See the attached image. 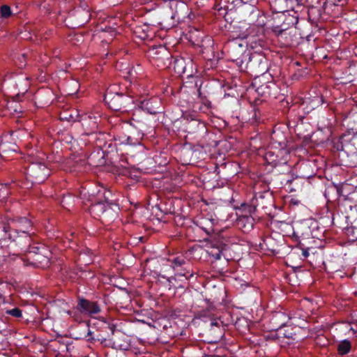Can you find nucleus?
Listing matches in <instances>:
<instances>
[{
    "mask_svg": "<svg viewBox=\"0 0 357 357\" xmlns=\"http://www.w3.org/2000/svg\"><path fill=\"white\" fill-rule=\"evenodd\" d=\"M111 193L109 191H106L104 188H100L96 194L94 191L90 194L89 201L92 202V206L90 212L96 215H100L106 211V206L104 202L111 204L112 201L109 200Z\"/></svg>",
    "mask_w": 357,
    "mask_h": 357,
    "instance_id": "f257e3e1",
    "label": "nucleus"
},
{
    "mask_svg": "<svg viewBox=\"0 0 357 357\" xmlns=\"http://www.w3.org/2000/svg\"><path fill=\"white\" fill-rule=\"evenodd\" d=\"M50 174V169L47 165L38 160L31 162L26 172L27 179L32 183H42Z\"/></svg>",
    "mask_w": 357,
    "mask_h": 357,
    "instance_id": "f03ea898",
    "label": "nucleus"
},
{
    "mask_svg": "<svg viewBox=\"0 0 357 357\" xmlns=\"http://www.w3.org/2000/svg\"><path fill=\"white\" fill-rule=\"evenodd\" d=\"M75 309L81 314L91 317H93L101 312L98 301L89 300L80 296H77Z\"/></svg>",
    "mask_w": 357,
    "mask_h": 357,
    "instance_id": "7ed1b4c3",
    "label": "nucleus"
},
{
    "mask_svg": "<svg viewBox=\"0 0 357 357\" xmlns=\"http://www.w3.org/2000/svg\"><path fill=\"white\" fill-rule=\"evenodd\" d=\"M244 56L246 58L248 57L251 68H257L259 73L262 74L266 71L267 60L263 55L256 52L253 54L248 52V54L244 55Z\"/></svg>",
    "mask_w": 357,
    "mask_h": 357,
    "instance_id": "20e7f679",
    "label": "nucleus"
},
{
    "mask_svg": "<svg viewBox=\"0 0 357 357\" xmlns=\"http://www.w3.org/2000/svg\"><path fill=\"white\" fill-rule=\"evenodd\" d=\"M105 100L111 109L114 110H119L121 109L122 105L127 100H129V98L123 96L121 93H117L113 95L110 92H107L105 96Z\"/></svg>",
    "mask_w": 357,
    "mask_h": 357,
    "instance_id": "39448f33",
    "label": "nucleus"
},
{
    "mask_svg": "<svg viewBox=\"0 0 357 357\" xmlns=\"http://www.w3.org/2000/svg\"><path fill=\"white\" fill-rule=\"evenodd\" d=\"M238 219H237V225L244 232L250 231L254 225V218L250 215H241L237 213Z\"/></svg>",
    "mask_w": 357,
    "mask_h": 357,
    "instance_id": "423d86ee",
    "label": "nucleus"
},
{
    "mask_svg": "<svg viewBox=\"0 0 357 357\" xmlns=\"http://www.w3.org/2000/svg\"><path fill=\"white\" fill-rule=\"evenodd\" d=\"M290 317L282 312H275L273 315L272 321L277 324L278 328L286 326Z\"/></svg>",
    "mask_w": 357,
    "mask_h": 357,
    "instance_id": "0eeeda50",
    "label": "nucleus"
},
{
    "mask_svg": "<svg viewBox=\"0 0 357 357\" xmlns=\"http://www.w3.org/2000/svg\"><path fill=\"white\" fill-rule=\"evenodd\" d=\"M13 222L16 225V230L23 233L27 232L31 227V222L26 218H20L17 221L13 220Z\"/></svg>",
    "mask_w": 357,
    "mask_h": 357,
    "instance_id": "6e6552de",
    "label": "nucleus"
},
{
    "mask_svg": "<svg viewBox=\"0 0 357 357\" xmlns=\"http://www.w3.org/2000/svg\"><path fill=\"white\" fill-rule=\"evenodd\" d=\"M351 349V343L348 340H343L340 341L337 346V352L341 356H344L349 353Z\"/></svg>",
    "mask_w": 357,
    "mask_h": 357,
    "instance_id": "1a4fd4ad",
    "label": "nucleus"
},
{
    "mask_svg": "<svg viewBox=\"0 0 357 357\" xmlns=\"http://www.w3.org/2000/svg\"><path fill=\"white\" fill-rule=\"evenodd\" d=\"M165 2L169 1L168 6L170 9L175 11L174 15L178 12V10H185L186 5L183 1L178 0H164Z\"/></svg>",
    "mask_w": 357,
    "mask_h": 357,
    "instance_id": "9d476101",
    "label": "nucleus"
},
{
    "mask_svg": "<svg viewBox=\"0 0 357 357\" xmlns=\"http://www.w3.org/2000/svg\"><path fill=\"white\" fill-rule=\"evenodd\" d=\"M140 107L149 114H155L158 112L157 110L158 108L153 105V102L148 100H144L142 101L140 103Z\"/></svg>",
    "mask_w": 357,
    "mask_h": 357,
    "instance_id": "9b49d317",
    "label": "nucleus"
},
{
    "mask_svg": "<svg viewBox=\"0 0 357 357\" xmlns=\"http://www.w3.org/2000/svg\"><path fill=\"white\" fill-rule=\"evenodd\" d=\"M185 264V260L181 257H178L174 258L172 261V268L178 273L182 276H185V273L180 272L178 268L181 267L183 265Z\"/></svg>",
    "mask_w": 357,
    "mask_h": 357,
    "instance_id": "f8f14e48",
    "label": "nucleus"
},
{
    "mask_svg": "<svg viewBox=\"0 0 357 357\" xmlns=\"http://www.w3.org/2000/svg\"><path fill=\"white\" fill-rule=\"evenodd\" d=\"M174 68L177 73H184L185 72V65L184 59L182 58L175 59Z\"/></svg>",
    "mask_w": 357,
    "mask_h": 357,
    "instance_id": "ddd939ff",
    "label": "nucleus"
},
{
    "mask_svg": "<svg viewBox=\"0 0 357 357\" xmlns=\"http://www.w3.org/2000/svg\"><path fill=\"white\" fill-rule=\"evenodd\" d=\"M247 54H248V52H244V53L243 54V58L244 59L245 61H243V59H241V58H238L236 59V65H238L239 66V68H241V70H242L248 68V64H250L248 57L246 58L244 56V55H246Z\"/></svg>",
    "mask_w": 357,
    "mask_h": 357,
    "instance_id": "4468645a",
    "label": "nucleus"
},
{
    "mask_svg": "<svg viewBox=\"0 0 357 357\" xmlns=\"http://www.w3.org/2000/svg\"><path fill=\"white\" fill-rule=\"evenodd\" d=\"M88 118L91 121L90 123L89 124H86L85 122H83L82 125L84 126H86L87 127H89L90 130H94L98 126L97 117L92 116V114H90L88 116Z\"/></svg>",
    "mask_w": 357,
    "mask_h": 357,
    "instance_id": "2eb2a0df",
    "label": "nucleus"
},
{
    "mask_svg": "<svg viewBox=\"0 0 357 357\" xmlns=\"http://www.w3.org/2000/svg\"><path fill=\"white\" fill-rule=\"evenodd\" d=\"M208 253L215 260H218L221 257L222 250L218 247H213L210 250L208 251Z\"/></svg>",
    "mask_w": 357,
    "mask_h": 357,
    "instance_id": "dca6fc26",
    "label": "nucleus"
},
{
    "mask_svg": "<svg viewBox=\"0 0 357 357\" xmlns=\"http://www.w3.org/2000/svg\"><path fill=\"white\" fill-rule=\"evenodd\" d=\"M12 14L10 8L7 5H3L0 8V15L2 17H8Z\"/></svg>",
    "mask_w": 357,
    "mask_h": 357,
    "instance_id": "f3484780",
    "label": "nucleus"
},
{
    "mask_svg": "<svg viewBox=\"0 0 357 357\" xmlns=\"http://www.w3.org/2000/svg\"><path fill=\"white\" fill-rule=\"evenodd\" d=\"M121 144H130V145H137L139 144V142L138 139H133L131 137H127L126 138L123 137L120 139Z\"/></svg>",
    "mask_w": 357,
    "mask_h": 357,
    "instance_id": "a211bd4d",
    "label": "nucleus"
},
{
    "mask_svg": "<svg viewBox=\"0 0 357 357\" xmlns=\"http://www.w3.org/2000/svg\"><path fill=\"white\" fill-rule=\"evenodd\" d=\"M6 312L7 314L11 315L16 318H20V317H22V310L18 307H15L11 310H6Z\"/></svg>",
    "mask_w": 357,
    "mask_h": 357,
    "instance_id": "6ab92c4d",
    "label": "nucleus"
},
{
    "mask_svg": "<svg viewBox=\"0 0 357 357\" xmlns=\"http://www.w3.org/2000/svg\"><path fill=\"white\" fill-rule=\"evenodd\" d=\"M8 151H15V146L13 144H11V146L8 147L6 142H2L1 143H0V153L1 154L6 153Z\"/></svg>",
    "mask_w": 357,
    "mask_h": 357,
    "instance_id": "aec40b11",
    "label": "nucleus"
},
{
    "mask_svg": "<svg viewBox=\"0 0 357 357\" xmlns=\"http://www.w3.org/2000/svg\"><path fill=\"white\" fill-rule=\"evenodd\" d=\"M206 301L207 302L210 307L215 308L216 307V305L222 304V303L223 302V299L222 300V301H220L219 300H211V298H206Z\"/></svg>",
    "mask_w": 357,
    "mask_h": 357,
    "instance_id": "412c9836",
    "label": "nucleus"
},
{
    "mask_svg": "<svg viewBox=\"0 0 357 357\" xmlns=\"http://www.w3.org/2000/svg\"><path fill=\"white\" fill-rule=\"evenodd\" d=\"M78 114H76L75 116L73 115L72 114H70L69 117H65L67 120H73V121H79L78 119Z\"/></svg>",
    "mask_w": 357,
    "mask_h": 357,
    "instance_id": "4be33fe9",
    "label": "nucleus"
},
{
    "mask_svg": "<svg viewBox=\"0 0 357 357\" xmlns=\"http://www.w3.org/2000/svg\"><path fill=\"white\" fill-rule=\"evenodd\" d=\"M66 277H69V278H73V275L75 274V273L74 271H73L72 270H67L66 271ZM78 273H76V275H77Z\"/></svg>",
    "mask_w": 357,
    "mask_h": 357,
    "instance_id": "5701e85b",
    "label": "nucleus"
},
{
    "mask_svg": "<svg viewBox=\"0 0 357 357\" xmlns=\"http://www.w3.org/2000/svg\"><path fill=\"white\" fill-rule=\"evenodd\" d=\"M107 31L110 33L111 36H114L116 33L114 28H110V27L108 29V30H107Z\"/></svg>",
    "mask_w": 357,
    "mask_h": 357,
    "instance_id": "b1692460",
    "label": "nucleus"
},
{
    "mask_svg": "<svg viewBox=\"0 0 357 357\" xmlns=\"http://www.w3.org/2000/svg\"><path fill=\"white\" fill-rule=\"evenodd\" d=\"M233 45H238L239 47L244 48L245 45L243 43H238L237 40L233 42Z\"/></svg>",
    "mask_w": 357,
    "mask_h": 357,
    "instance_id": "393cba45",
    "label": "nucleus"
},
{
    "mask_svg": "<svg viewBox=\"0 0 357 357\" xmlns=\"http://www.w3.org/2000/svg\"><path fill=\"white\" fill-rule=\"evenodd\" d=\"M79 273V277L86 278L87 276V273L86 271H80Z\"/></svg>",
    "mask_w": 357,
    "mask_h": 357,
    "instance_id": "a878e982",
    "label": "nucleus"
},
{
    "mask_svg": "<svg viewBox=\"0 0 357 357\" xmlns=\"http://www.w3.org/2000/svg\"><path fill=\"white\" fill-rule=\"evenodd\" d=\"M92 334V332L90 331V329L88 330V333H87V335H86V337H89V339L88 340H90V339H93L92 337H90L91 335Z\"/></svg>",
    "mask_w": 357,
    "mask_h": 357,
    "instance_id": "bb28decb",
    "label": "nucleus"
},
{
    "mask_svg": "<svg viewBox=\"0 0 357 357\" xmlns=\"http://www.w3.org/2000/svg\"><path fill=\"white\" fill-rule=\"evenodd\" d=\"M243 3H253L255 0H241Z\"/></svg>",
    "mask_w": 357,
    "mask_h": 357,
    "instance_id": "cd10ccee",
    "label": "nucleus"
},
{
    "mask_svg": "<svg viewBox=\"0 0 357 357\" xmlns=\"http://www.w3.org/2000/svg\"><path fill=\"white\" fill-rule=\"evenodd\" d=\"M208 357H225L224 356H220L216 354L210 355Z\"/></svg>",
    "mask_w": 357,
    "mask_h": 357,
    "instance_id": "c85d7f7f",
    "label": "nucleus"
},
{
    "mask_svg": "<svg viewBox=\"0 0 357 357\" xmlns=\"http://www.w3.org/2000/svg\"><path fill=\"white\" fill-rule=\"evenodd\" d=\"M44 259H45V261H46V265H43V268H45V266H47V264L49 263V260H48V259L45 258Z\"/></svg>",
    "mask_w": 357,
    "mask_h": 357,
    "instance_id": "c756f323",
    "label": "nucleus"
},
{
    "mask_svg": "<svg viewBox=\"0 0 357 357\" xmlns=\"http://www.w3.org/2000/svg\"><path fill=\"white\" fill-rule=\"evenodd\" d=\"M243 287H249L248 284V283L242 284H241V288H243Z\"/></svg>",
    "mask_w": 357,
    "mask_h": 357,
    "instance_id": "7c9ffc66",
    "label": "nucleus"
},
{
    "mask_svg": "<svg viewBox=\"0 0 357 357\" xmlns=\"http://www.w3.org/2000/svg\"><path fill=\"white\" fill-rule=\"evenodd\" d=\"M86 256V254L85 253H82L80 255V259H83L84 260V257Z\"/></svg>",
    "mask_w": 357,
    "mask_h": 357,
    "instance_id": "2f4dec72",
    "label": "nucleus"
},
{
    "mask_svg": "<svg viewBox=\"0 0 357 357\" xmlns=\"http://www.w3.org/2000/svg\"><path fill=\"white\" fill-rule=\"evenodd\" d=\"M350 331H352L354 334L357 333V330H356V329H354L353 328H351Z\"/></svg>",
    "mask_w": 357,
    "mask_h": 357,
    "instance_id": "473e14b6",
    "label": "nucleus"
},
{
    "mask_svg": "<svg viewBox=\"0 0 357 357\" xmlns=\"http://www.w3.org/2000/svg\"><path fill=\"white\" fill-rule=\"evenodd\" d=\"M248 211H249L250 213L253 210V208H252L251 206H248Z\"/></svg>",
    "mask_w": 357,
    "mask_h": 357,
    "instance_id": "72a5a7b5",
    "label": "nucleus"
},
{
    "mask_svg": "<svg viewBox=\"0 0 357 357\" xmlns=\"http://www.w3.org/2000/svg\"><path fill=\"white\" fill-rule=\"evenodd\" d=\"M42 292H43V291H38V294H38V295H40V296H42V294H41Z\"/></svg>",
    "mask_w": 357,
    "mask_h": 357,
    "instance_id": "f704fd0d",
    "label": "nucleus"
},
{
    "mask_svg": "<svg viewBox=\"0 0 357 357\" xmlns=\"http://www.w3.org/2000/svg\"><path fill=\"white\" fill-rule=\"evenodd\" d=\"M66 198H63V199L62 200V204H63L65 203V202H66Z\"/></svg>",
    "mask_w": 357,
    "mask_h": 357,
    "instance_id": "c9c22d12",
    "label": "nucleus"
},
{
    "mask_svg": "<svg viewBox=\"0 0 357 357\" xmlns=\"http://www.w3.org/2000/svg\"><path fill=\"white\" fill-rule=\"evenodd\" d=\"M3 229H4V231H5L6 232H7V231H8V230H7V227H4V228H3Z\"/></svg>",
    "mask_w": 357,
    "mask_h": 357,
    "instance_id": "e433bc0d",
    "label": "nucleus"
},
{
    "mask_svg": "<svg viewBox=\"0 0 357 357\" xmlns=\"http://www.w3.org/2000/svg\"><path fill=\"white\" fill-rule=\"evenodd\" d=\"M303 255L306 257V256L307 255V252H303Z\"/></svg>",
    "mask_w": 357,
    "mask_h": 357,
    "instance_id": "4c0bfd02",
    "label": "nucleus"
},
{
    "mask_svg": "<svg viewBox=\"0 0 357 357\" xmlns=\"http://www.w3.org/2000/svg\"><path fill=\"white\" fill-rule=\"evenodd\" d=\"M90 261H91V259H89V260H85V262L87 264V263H89Z\"/></svg>",
    "mask_w": 357,
    "mask_h": 357,
    "instance_id": "58836bf2",
    "label": "nucleus"
},
{
    "mask_svg": "<svg viewBox=\"0 0 357 357\" xmlns=\"http://www.w3.org/2000/svg\"><path fill=\"white\" fill-rule=\"evenodd\" d=\"M270 154H271V152H268V153H266V157H268V155H270Z\"/></svg>",
    "mask_w": 357,
    "mask_h": 357,
    "instance_id": "ea45409f",
    "label": "nucleus"
},
{
    "mask_svg": "<svg viewBox=\"0 0 357 357\" xmlns=\"http://www.w3.org/2000/svg\"><path fill=\"white\" fill-rule=\"evenodd\" d=\"M146 36V35H145L144 36H140V37H141V38H144Z\"/></svg>",
    "mask_w": 357,
    "mask_h": 357,
    "instance_id": "a19ab883",
    "label": "nucleus"
},
{
    "mask_svg": "<svg viewBox=\"0 0 357 357\" xmlns=\"http://www.w3.org/2000/svg\"><path fill=\"white\" fill-rule=\"evenodd\" d=\"M352 323L353 324H357V320H356L355 321H353Z\"/></svg>",
    "mask_w": 357,
    "mask_h": 357,
    "instance_id": "79ce46f5",
    "label": "nucleus"
},
{
    "mask_svg": "<svg viewBox=\"0 0 357 357\" xmlns=\"http://www.w3.org/2000/svg\"><path fill=\"white\" fill-rule=\"evenodd\" d=\"M226 293H227V291H225V296H224L225 297H226V296H227Z\"/></svg>",
    "mask_w": 357,
    "mask_h": 357,
    "instance_id": "37998d69",
    "label": "nucleus"
},
{
    "mask_svg": "<svg viewBox=\"0 0 357 357\" xmlns=\"http://www.w3.org/2000/svg\"><path fill=\"white\" fill-rule=\"evenodd\" d=\"M65 1H66L67 0H65Z\"/></svg>",
    "mask_w": 357,
    "mask_h": 357,
    "instance_id": "c03bdc74",
    "label": "nucleus"
}]
</instances>
